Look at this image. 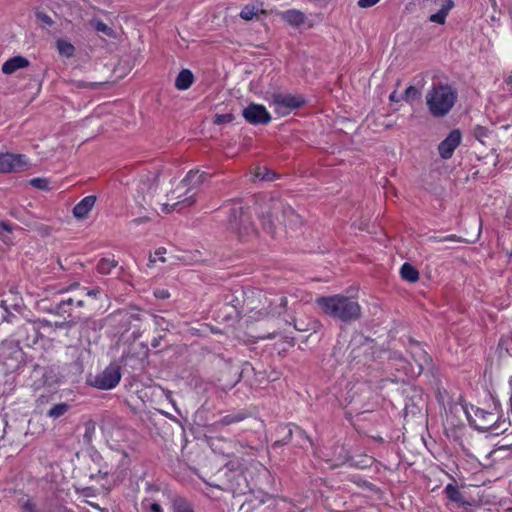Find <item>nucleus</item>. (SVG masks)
<instances>
[{"label": "nucleus", "instance_id": "f257e3e1", "mask_svg": "<svg viewBox=\"0 0 512 512\" xmlns=\"http://www.w3.org/2000/svg\"><path fill=\"white\" fill-rule=\"evenodd\" d=\"M316 303L327 316L346 324L357 321L362 316L359 303L344 295L318 297Z\"/></svg>", "mask_w": 512, "mask_h": 512}, {"label": "nucleus", "instance_id": "f03ea898", "mask_svg": "<svg viewBox=\"0 0 512 512\" xmlns=\"http://www.w3.org/2000/svg\"><path fill=\"white\" fill-rule=\"evenodd\" d=\"M224 208L227 210L226 226L229 231L236 234L240 241H248L257 236V229L252 221L248 208L238 205L234 200H229Z\"/></svg>", "mask_w": 512, "mask_h": 512}, {"label": "nucleus", "instance_id": "7ed1b4c3", "mask_svg": "<svg viewBox=\"0 0 512 512\" xmlns=\"http://www.w3.org/2000/svg\"><path fill=\"white\" fill-rule=\"evenodd\" d=\"M457 100V92L451 85L434 82L426 95V105L433 117L446 116Z\"/></svg>", "mask_w": 512, "mask_h": 512}, {"label": "nucleus", "instance_id": "20e7f679", "mask_svg": "<svg viewBox=\"0 0 512 512\" xmlns=\"http://www.w3.org/2000/svg\"><path fill=\"white\" fill-rule=\"evenodd\" d=\"M17 327L12 332L13 342L25 347H33L39 340L41 333L36 322L19 318L16 320Z\"/></svg>", "mask_w": 512, "mask_h": 512}, {"label": "nucleus", "instance_id": "39448f33", "mask_svg": "<svg viewBox=\"0 0 512 512\" xmlns=\"http://www.w3.org/2000/svg\"><path fill=\"white\" fill-rule=\"evenodd\" d=\"M412 359L415 362V366L408 362L406 358H404V363L400 364L396 362L395 364H391L386 366V369H395L396 371H404L405 375H420L426 369L430 370L432 368V358L431 356L422 348H419L418 351H413Z\"/></svg>", "mask_w": 512, "mask_h": 512}, {"label": "nucleus", "instance_id": "423d86ee", "mask_svg": "<svg viewBox=\"0 0 512 512\" xmlns=\"http://www.w3.org/2000/svg\"><path fill=\"white\" fill-rule=\"evenodd\" d=\"M158 185V173H148L141 177L135 195V200L141 208L152 207Z\"/></svg>", "mask_w": 512, "mask_h": 512}, {"label": "nucleus", "instance_id": "0eeeda50", "mask_svg": "<svg viewBox=\"0 0 512 512\" xmlns=\"http://www.w3.org/2000/svg\"><path fill=\"white\" fill-rule=\"evenodd\" d=\"M269 102L274 106L276 114L286 116L292 111L302 108L306 104V99L300 94L273 93Z\"/></svg>", "mask_w": 512, "mask_h": 512}, {"label": "nucleus", "instance_id": "6e6552de", "mask_svg": "<svg viewBox=\"0 0 512 512\" xmlns=\"http://www.w3.org/2000/svg\"><path fill=\"white\" fill-rule=\"evenodd\" d=\"M465 413L470 426L479 432H490L497 423V412L484 410L472 405L471 411L465 409Z\"/></svg>", "mask_w": 512, "mask_h": 512}, {"label": "nucleus", "instance_id": "1a4fd4ad", "mask_svg": "<svg viewBox=\"0 0 512 512\" xmlns=\"http://www.w3.org/2000/svg\"><path fill=\"white\" fill-rule=\"evenodd\" d=\"M121 379V367L111 363L101 373L95 376L90 384L100 390H110L117 386Z\"/></svg>", "mask_w": 512, "mask_h": 512}, {"label": "nucleus", "instance_id": "9d476101", "mask_svg": "<svg viewBox=\"0 0 512 512\" xmlns=\"http://www.w3.org/2000/svg\"><path fill=\"white\" fill-rule=\"evenodd\" d=\"M281 208V201L270 199L268 202L263 203L258 211V216L261 220L263 229L267 233H273L275 230V220H280L279 211Z\"/></svg>", "mask_w": 512, "mask_h": 512}, {"label": "nucleus", "instance_id": "9b49d317", "mask_svg": "<svg viewBox=\"0 0 512 512\" xmlns=\"http://www.w3.org/2000/svg\"><path fill=\"white\" fill-rule=\"evenodd\" d=\"M3 357L5 359V364L13 370H18L21 365L28 364V359L26 354L23 352L22 346L13 341L4 345Z\"/></svg>", "mask_w": 512, "mask_h": 512}, {"label": "nucleus", "instance_id": "f8f14e48", "mask_svg": "<svg viewBox=\"0 0 512 512\" xmlns=\"http://www.w3.org/2000/svg\"><path fill=\"white\" fill-rule=\"evenodd\" d=\"M221 298L224 305L233 308L234 317L241 318L245 303V291L243 287L236 286L234 288L226 289L223 291Z\"/></svg>", "mask_w": 512, "mask_h": 512}, {"label": "nucleus", "instance_id": "ddd939ff", "mask_svg": "<svg viewBox=\"0 0 512 512\" xmlns=\"http://www.w3.org/2000/svg\"><path fill=\"white\" fill-rule=\"evenodd\" d=\"M243 118L252 125H267L271 122V115L262 104L249 103L242 111Z\"/></svg>", "mask_w": 512, "mask_h": 512}, {"label": "nucleus", "instance_id": "4468645a", "mask_svg": "<svg viewBox=\"0 0 512 512\" xmlns=\"http://www.w3.org/2000/svg\"><path fill=\"white\" fill-rule=\"evenodd\" d=\"M28 160L24 154L1 153L0 173L20 172L28 167Z\"/></svg>", "mask_w": 512, "mask_h": 512}, {"label": "nucleus", "instance_id": "2eb2a0df", "mask_svg": "<svg viewBox=\"0 0 512 512\" xmlns=\"http://www.w3.org/2000/svg\"><path fill=\"white\" fill-rule=\"evenodd\" d=\"M22 306V299L12 291H10L8 294H5L0 300V307L4 310L1 321L12 322L13 319H19L20 317L14 314L13 311L20 313Z\"/></svg>", "mask_w": 512, "mask_h": 512}, {"label": "nucleus", "instance_id": "dca6fc26", "mask_svg": "<svg viewBox=\"0 0 512 512\" xmlns=\"http://www.w3.org/2000/svg\"><path fill=\"white\" fill-rule=\"evenodd\" d=\"M89 461L87 475L90 480H96L99 477L106 478L111 473L108 464L104 462L102 455L97 450H93L89 454Z\"/></svg>", "mask_w": 512, "mask_h": 512}, {"label": "nucleus", "instance_id": "f3484780", "mask_svg": "<svg viewBox=\"0 0 512 512\" xmlns=\"http://www.w3.org/2000/svg\"><path fill=\"white\" fill-rule=\"evenodd\" d=\"M462 133L459 129H453L449 132L444 140L438 145L439 156L448 160L453 156L455 149L461 144Z\"/></svg>", "mask_w": 512, "mask_h": 512}, {"label": "nucleus", "instance_id": "a211bd4d", "mask_svg": "<svg viewBox=\"0 0 512 512\" xmlns=\"http://www.w3.org/2000/svg\"><path fill=\"white\" fill-rule=\"evenodd\" d=\"M79 326L80 331H86L88 329L96 330V321L90 317H70L69 320L64 321H56L54 323V327L57 329H66L70 330Z\"/></svg>", "mask_w": 512, "mask_h": 512}, {"label": "nucleus", "instance_id": "6ab92c4d", "mask_svg": "<svg viewBox=\"0 0 512 512\" xmlns=\"http://www.w3.org/2000/svg\"><path fill=\"white\" fill-rule=\"evenodd\" d=\"M248 417H250V412H248L246 409L233 410L215 422L213 427L236 424L247 419Z\"/></svg>", "mask_w": 512, "mask_h": 512}, {"label": "nucleus", "instance_id": "aec40b11", "mask_svg": "<svg viewBox=\"0 0 512 512\" xmlns=\"http://www.w3.org/2000/svg\"><path fill=\"white\" fill-rule=\"evenodd\" d=\"M30 64L29 60L21 55L14 56L2 65L1 71L3 74L11 75L19 69L28 67Z\"/></svg>", "mask_w": 512, "mask_h": 512}, {"label": "nucleus", "instance_id": "412c9836", "mask_svg": "<svg viewBox=\"0 0 512 512\" xmlns=\"http://www.w3.org/2000/svg\"><path fill=\"white\" fill-rule=\"evenodd\" d=\"M96 196L89 195L84 197L79 203H77L73 208V215L77 219H84L87 217L88 213L92 210L96 203Z\"/></svg>", "mask_w": 512, "mask_h": 512}, {"label": "nucleus", "instance_id": "4be33fe9", "mask_svg": "<svg viewBox=\"0 0 512 512\" xmlns=\"http://www.w3.org/2000/svg\"><path fill=\"white\" fill-rule=\"evenodd\" d=\"M279 212L281 213L282 216V223L285 226L289 225L292 227H297L302 225L301 216L297 214L291 206L284 205L281 202V208Z\"/></svg>", "mask_w": 512, "mask_h": 512}, {"label": "nucleus", "instance_id": "5701e85b", "mask_svg": "<svg viewBox=\"0 0 512 512\" xmlns=\"http://www.w3.org/2000/svg\"><path fill=\"white\" fill-rule=\"evenodd\" d=\"M60 294L68 293L70 294L74 300H75V306L76 307H84L85 302V294H84V286H81L79 282H74L70 284L69 286L62 288L59 290Z\"/></svg>", "mask_w": 512, "mask_h": 512}, {"label": "nucleus", "instance_id": "b1692460", "mask_svg": "<svg viewBox=\"0 0 512 512\" xmlns=\"http://www.w3.org/2000/svg\"><path fill=\"white\" fill-rule=\"evenodd\" d=\"M444 494L446 498L450 502L456 504L457 507L470 505V503L465 500L463 494L461 493L457 485L448 483L444 488Z\"/></svg>", "mask_w": 512, "mask_h": 512}, {"label": "nucleus", "instance_id": "393cba45", "mask_svg": "<svg viewBox=\"0 0 512 512\" xmlns=\"http://www.w3.org/2000/svg\"><path fill=\"white\" fill-rule=\"evenodd\" d=\"M281 18L293 27H299L304 24L306 16L297 9H289L281 13Z\"/></svg>", "mask_w": 512, "mask_h": 512}, {"label": "nucleus", "instance_id": "a878e982", "mask_svg": "<svg viewBox=\"0 0 512 512\" xmlns=\"http://www.w3.org/2000/svg\"><path fill=\"white\" fill-rule=\"evenodd\" d=\"M194 75L189 69H182L175 79V87L178 90H187L189 89L194 82Z\"/></svg>", "mask_w": 512, "mask_h": 512}, {"label": "nucleus", "instance_id": "bb28decb", "mask_svg": "<svg viewBox=\"0 0 512 512\" xmlns=\"http://www.w3.org/2000/svg\"><path fill=\"white\" fill-rule=\"evenodd\" d=\"M114 316H119L120 322H133L142 320L140 309L137 307H130L125 310H118L117 312H115Z\"/></svg>", "mask_w": 512, "mask_h": 512}, {"label": "nucleus", "instance_id": "cd10ccee", "mask_svg": "<svg viewBox=\"0 0 512 512\" xmlns=\"http://www.w3.org/2000/svg\"><path fill=\"white\" fill-rule=\"evenodd\" d=\"M210 175L206 172H199L198 170H190L185 178L183 179V183L188 186H199L201 185Z\"/></svg>", "mask_w": 512, "mask_h": 512}, {"label": "nucleus", "instance_id": "c85d7f7f", "mask_svg": "<svg viewBox=\"0 0 512 512\" xmlns=\"http://www.w3.org/2000/svg\"><path fill=\"white\" fill-rule=\"evenodd\" d=\"M277 433L280 435V438L277 439L272 444L273 449H275L277 447H281L283 445H287L292 439L293 430L289 424H286V425L280 426L277 430Z\"/></svg>", "mask_w": 512, "mask_h": 512}, {"label": "nucleus", "instance_id": "c756f323", "mask_svg": "<svg viewBox=\"0 0 512 512\" xmlns=\"http://www.w3.org/2000/svg\"><path fill=\"white\" fill-rule=\"evenodd\" d=\"M491 434L493 435H509L512 434V424L509 419L502 418L497 414V423L492 427Z\"/></svg>", "mask_w": 512, "mask_h": 512}, {"label": "nucleus", "instance_id": "7c9ffc66", "mask_svg": "<svg viewBox=\"0 0 512 512\" xmlns=\"http://www.w3.org/2000/svg\"><path fill=\"white\" fill-rule=\"evenodd\" d=\"M16 229H21V228L18 227L17 225H13L9 221L1 220L0 221V240L6 245L13 244L11 237H9L7 234L13 233V231Z\"/></svg>", "mask_w": 512, "mask_h": 512}, {"label": "nucleus", "instance_id": "2f4dec72", "mask_svg": "<svg viewBox=\"0 0 512 512\" xmlns=\"http://www.w3.org/2000/svg\"><path fill=\"white\" fill-rule=\"evenodd\" d=\"M195 195H190L185 197L183 200L178 201L172 205L170 204H163L162 211L164 213H170L172 211H180L183 207H189L192 206L195 203Z\"/></svg>", "mask_w": 512, "mask_h": 512}, {"label": "nucleus", "instance_id": "473e14b6", "mask_svg": "<svg viewBox=\"0 0 512 512\" xmlns=\"http://www.w3.org/2000/svg\"><path fill=\"white\" fill-rule=\"evenodd\" d=\"M31 366L33 368L34 373L41 374V380L40 383L38 384L39 386L51 385L53 383V370L51 368L42 367L36 363H32Z\"/></svg>", "mask_w": 512, "mask_h": 512}, {"label": "nucleus", "instance_id": "72a5a7b5", "mask_svg": "<svg viewBox=\"0 0 512 512\" xmlns=\"http://www.w3.org/2000/svg\"><path fill=\"white\" fill-rule=\"evenodd\" d=\"M400 275L402 279L410 282L415 283L419 279V271L410 263L405 262L401 269H400Z\"/></svg>", "mask_w": 512, "mask_h": 512}, {"label": "nucleus", "instance_id": "f704fd0d", "mask_svg": "<svg viewBox=\"0 0 512 512\" xmlns=\"http://www.w3.org/2000/svg\"><path fill=\"white\" fill-rule=\"evenodd\" d=\"M55 44H56V48H57V51L60 56L66 57V58H71L74 56L76 49H75L74 45L72 43H70L69 41L60 38V39L56 40Z\"/></svg>", "mask_w": 512, "mask_h": 512}, {"label": "nucleus", "instance_id": "c9c22d12", "mask_svg": "<svg viewBox=\"0 0 512 512\" xmlns=\"http://www.w3.org/2000/svg\"><path fill=\"white\" fill-rule=\"evenodd\" d=\"M45 311L51 314H55L58 316L68 315L71 317V308H68L63 299H60L58 302L51 304L49 307L43 308Z\"/></svg>", "mask_w": 512, "mask_h": 512}, {"label": "nucleus", "instance_id": "e433bc0d", "mask_svg": "<svg viewBox=\"0 0 512 512\" xmlns=\"http://www.w3.org/2000/svg\"><path fill=\"white\" fill-rule=\"evenodd\" d=\"M70 409V405L66 402H61L52 406L46 413V416L51 419H58L65 415Z\"/></svg>", "mask_w": 512, "mask_h": 512}, {"label": "nucleus", "instance_id": "4c0bfd02", "mask_svg": "<svg viewBox=\"0 0 512 512\" xmlns=\"http://www.w3.org/2000/svg\"><path fill=\"white\" fill-rule=\"evenodd\" d=\"M89 25L97 32H101L111 38L115 37V31L101 19L93 18L90 20Z\"/></svg>", "mask_w": 512, "mask_h": 512}, {"label": "nucleus", "instance_id": "58836bf2", "mask_svg": "<svg viewBox=\"0 0 512 512\" xmlns=\"http://www.w3.org/2000/svg\"><path fill=\"white\" fill-rule=\"evenodd\" d=\"M71 84L73 87L77 89H89V90H97L102 89L107 86V81L100 82H87L84 80H72Z\"/></svg>", "mask_w": 512, "mask_h": 512}, {"label": "nucleus", "instance_id": "ea45409f", "mask_svg": "<svg viewBox=\"0 0 512 512\" xmlns=\"http://www.w3.org/2000/svg\"><path fill=\"white\" fill-rule=\"evenodd\" d=\"M172 510L173 512H195L192 503L183 497L174 498Z\"/></svg>", "mask_w": 512, "mask_h": 512}, {"label": "nucleus", "instance_id": "a19ab883", "mask_svg": "<svg viewBox=\"0 0 512 512\" xmlns=\"http://www.w3.org/2000/svg\"><path fill=\"white\" fill-rule=\"evenodd\" d=\"M117 264L118 262L114 258H101L96 265V269L100 274L106 275L109 274Z\"/></svg>", "mask_w": 512, "mask_h": 512}, {"label": "nucleus", "instance_id": "79ce46f5", "mask_svg": "<svg viewBox=\"0 0 512 512\" xmlns=\"http://www.w3.org/2000/svg\"><path fill=\"white\" fill-rule=\"evenodd\" d=\"M362 392H367L369 393V387H367L365 384H358V385H355L351 388V390H349L348 392V396L346 398L347 402L348 403H352V402H360L362 403L363 402V399H357L356 398V395L359 394V393H362Z\"/></svg>", "mask_w": 512, "mask_h": 512}, {"label": "nucleus", "instance_id": "37998d69", "mask_svg": "<svg viewBox=\"0 0 512 512\" xmlns=\"http://www.w3.org/2000/svg\"><path fill=\"white\" fill-rule=\"evenodd\" d=\"M49 508L46 505L39 506L32 499H27L21 504L22 512H49Z\"/></svg>", "mask_w": 512, "mask_h": 512}, {"label": "nucleus", "instance_id": "c03bdc74", "mask_svg": "<svg viewBox=\"0 0 512 512\" xmlns=\"http://www.w3.org/2000/svg\"><path fill=\"white\" fill-rule=\"evenodd\" d=\"M229 373L233 374V378L230 380L224 379L222 376L219 378V381L222 383L223 389H231L233 388L241 379V372L236 369L235 371H229Z\"/></svg>", "mask_w": 512, "mask_h": 512}, {"label": "nucleus", "instance_id": "a18cd8bd", "mask_svg": "<svg viewBox=\"0 0 512 512\" xmlns=\"http://www.w3.org/2000/svg\"><path fill=\"white\" fill-rule=\"evenodd\" d=\"M490 133L491 131L485 126L476 125L473 128V136L482 144H485L484 139L487 138Z\"/></svg>", "mask_w": 512, "mask_h": 512}, {"label": "nucleus", "instance_id": "49530a36", "mask_svg": "<svg viewBox=\"0 0 512 512\" xmlns=\"http://www.w3.org/2000/svg\"><path fill=\"white\" fill-rule=\"evenodd\" d=\"M235 115L233 113L215 114L213 118V124L223 125L234 121Z\"/></svg>", "mask_w": 512, "mask_h": 512}, {"label": "nucleus", "instance_id": "de8ad7c7", "mask_svg": "<svg viewBox=\"0 0 512 512\" xmlns=\"http://www.w3.org/2000/svg\"><path fill=\"white\" fill-rule=\"evenodd\" d=\"M420 95L419 90L415 86H409L405 89L403 95L401 96V99L405 100L406 102H412L414 101L418 96Z\"/></svg>", "mask_w": 512, "mask_h": 512}, {"label": "nucleus", "instance_id": "09e8293b", "mask_svg": "<svg viewBox=\"0 0 512 512\" xmlns=\"http://www.w3.org/2000/svg\"><path fill=\"white\" fill-rule=\"evenodd\" d=\"M257 9L254 5H246L240 12V17L244 20H252L253 17L256 15Z\"/></svg>", "mask_w": 512, "mask_h": 512}, {"label": "nucleus", "instance_id": "8fccbe9b", "mask_svg": "<svg viewBox=\"0 0 512 512\" xmlns=\"http://www.w3.org/2000/svg\"><path fill=\"white\" fill-rule=\"evenodd\" d=\"M396 362H399L400 364L404 363V356L402 355V353L398 351H388L386 366L395 364Z\"/></svg>", "mask_w": 512, "mask_h": 512}, {"label": "nucleus", "instance_id": "3c124183", "mask_svg": "<svg viewBox=\"0 0 512 512\" xmlns=\"http://www.w3.org/2000/svg\"><path fill=\"white\" fill-rule=\"evenodd\" d=\"M30 184L37 189L40 190H48L49 189V180L46 178H33L30 180Z\"/></svg>", "mask_w": 512, "mask_h": 512}, {"label": "nucleus", "instance_id": "603ef678", "mask_svg": "<svg viewBox=\"0 0 512 512\" xmlns=\"http://www.w3.org/2000/svg\"><path fill=\"white\" fill-rule=\"evenodd\" d=\"M69 371H75L76 374L81 373L84 370L83 361L80 357L67 364Z\"/></svg>", "mask_w": 512, "mask_h": 512}, {"label": "nucleus", "instance_id": "864d4df0", "mask_svg": "<svg viewBox=\"0 0 512 512\" xmlns=\"http://www.w3.org/2000/svg\"><path fill=\"white\" fill-rule=\"evenodd\" d=\"M36 18L46 26H52L54 23L50 16L41 11L36 12Z\"/></svg>", "mask_w": 512, "mask_h": 512}, {"label": "nucleus", "instance_id": "5fc2aeb1", "mask_svg": "<svg viewBox=\"0 0 512 512\" xmlns=\"http://www.w3.org/2000/svg\"><path fill=\"white\" fill-rule=\"evenodd\" d=\"M101 293V289L99 287L89 288L84 286V294L85 297L98 298Z\"/></svg>", "mask_w": 512, "mask_h": 512}, {"label": "nucleus", "instance_id": "6e6d98bb", "mask_svg": "<svg viewBox=\"0 0 512 512\" xmlns=\"http://www.w3.org/2000/svg\"><path fill=\"white\" fill-rule=\"evenodd\" d=\"M154 296L157 299L165 300L170 297V293L167 289L157 288L153 292Z\"/></svg>", "mask_w": 512, "mask_h": 512}, {"label": "nucleus", "instance_id": "4d7b16f0", "mask_svg": "<svg viewBox=\"0 0 512 512\" xmlns=\"http://www.w3.org/2000/svg\"><path fill=\"white\" fill-rule=\"evenodd\" d=\"M94 431H95V422H93V421L86 422L85 423V435H84V437L88 438L90 440L91 437H92V434L94 433Z\"/></svg>", "mask_w": 512, "mask_h": 512}, {"label": "nucleus", "instance_id": "13d9d810", "mask_svg": "<svg viewBox=\"0 0 512 512\" xmlns=\"http://www.w3.org/2000/svg\"><path fill=\"white\" fill-rule=\"evenodd\" d=\"M380 0H359L358 6L361 8H369L377 4Z\"/></svg>", "mask_w": 512, "mask_h": 512}, {"label": "nucleus", "instance_id": "bf43d9fd", "mask_svg": "<svg viewBox=\"0 0 512 512\" xmlns=\"http://www.w3.org/2000/svg\"><path fill=\"white\" fill-rule=\"evenodd\" d=\"M49 512H74L73 510L67 508L63 505H55L49 508Z\"/></svg>", "mask_w": 512, "mask_h": 512}, {"label": "nucleus", "instance_id": "052dcab7", "mask_svg": "<svg viewBox=\"0 0 512 512\" xmlns=\"http://www.w3.org/2000/svg\"><path fill=\"white\" fill-rule=\"evenodd\" d=\"M440 241H456V242H460V241H462V239H461V237H458L455 234H451V235H447V236L441 238Z\"/></svg>", "mask_w": 512, "mask_h": 512}, {"label": "nucleus", "instance_id": "680f3d73", "mask_svg": "<svg viewBox=\"0 0 512 512\" xmlns=\"http://www.w3.org/2000/svg\"><path fill=\"white\" fill-rule=\"evenodd\" d=\"M62 299L64 300L68 308L72 309V307L75 306V300L71 295L65 296Z\"/></svg>", "mask_w": 512, "mask_h": 512}, {"label": "nucleus", "instance_id": "e2e57ef3", "mask_svg": "<svg viewBox=\"0 0 512 512\" xmlns=\"http://www.w3.org/2000/svg\"><path fill=\"white\" fill-rule=\"evenodd\" d=\"M38 231L39 233L42 235V236H48L50 234V231H51V228L49 226H46V225H41L39 228H38Z\"/></svg>", "mask_w": 512, "mask_h": 512}, {"label": "nucleus", "instance_id": "0e129e2a", "mask_svg": "<svg viewBox=\"0 0 512 512\" xmlns=\"http://www.w3.org/2000/svg\"><path fill=\"white\" fill-rule=\"evenodd\" d=\"M149 508H150L151 512H163V509H162L161 505L159 503H156V502L151 503Z\"/></svg>", "mask_w": 512, "mask_h": 512}, {"label": "nucleus", "instance_id": "69168bd1", "mask_svg": "<svg viewBox=\"0 0 512 512\" xmlns=\"http://www.w3.org/2000/svg\"><path fill=\"white\" fill-rule=\"evenodd\" d=\"M165 253L166 249L164 247H160L155 251V255L158 256L162 262H165V258L162 256Z\"/></svg>", "mask_w": 512, "mask_h": 512}, {"label": "nucleus", "instance_id": "338daca9", "mask_svg": "<svg viewBox=\"0 0 512 512\" xmlns=\"http://www.w3.org/2000/svg\"><path fill=\"white\" fill-rule=\"evenodd\" d=\"M275 177V173L272 172V171H269L267 172L264 176H262V180H266V181H272Z\"/></svg>", "mask_w": 512, "mask_h": 512}, {"label": "nucleus", "instance_id": "774afa93", "mask_svg": "<svg viewBox=\"0 0 512 512\" xmlns=\"http://www.w3.org/2000/svg\"><path fill=\"white\" fill-rule=\"evenodd\" d=\"M162 338H163V336H161V335H160V336H158V337H155V338L152 340V342H151V346H152L153 348H157V347L160 345V342H161Z\"/></svg>", "mask_w": 512, "mask_h": 512}]
</instances>
